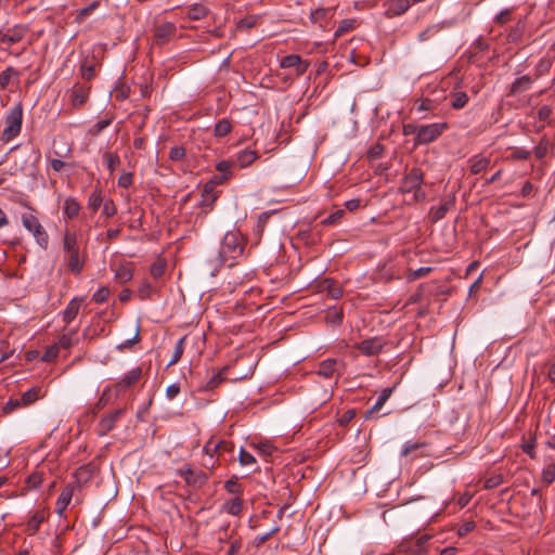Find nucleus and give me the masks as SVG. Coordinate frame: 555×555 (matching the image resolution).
I'll return each mask as SVG.
<instances>
[{
    "mask_svg": "<svg viewBox=\"0 0 555 555\" xmlns=\"http://www.w3.org/2000/svg\"><path fill=\"white\" fill-rule=\"evenodd\" d=\"M246 242L243 235L237 230L228 231L218 250V266L228 264L233 267L236 261L244 257Z\"/></svg>",
    "mask_w": 555,
    "mask_h": 555,
    "instance_id": "nucleus-1",
    "label": "nucleus"
},
{
    "mask_svg": "<svg viewBox=\"0 0 555 555\" xmlns=\"http://www.w3.org/2000/svg\"><path fill=\"white\" fill-rule=\"evenodd\" d=\"M424 173L420 168H412L402 179L400 192L412 194L411 203H420L426 199V192L422 189Z\"/></svg>",
    "mask_w": 555,
    "mask_h": 555,
    "instance_id": "nucleus-2",
    "label": "nucleus"
},
{
    "mask_svg": "<svg viewBox=\"0 0 555 555\" xmlns=\"http://www.w3.org/2000/svg\"><path fill=\"white\" fill-rule=\"evenodd\" d=\"M30 212L22 214L21 221L23 227L33 234L36 243L47 249L49 245V234L35 215V208L26 205Z\"/></svg>",
    "mask_w": 555,
    "mask_h": 555,
    "instance_id": "nucleus-3",
    "label": "nucleus"
},
{
    "mask_svg": "<svg viewBox=\"0 0 555 555\" xmlns=\"http://www.w3.org/2000/svg\"><path fill=\"white\" fill-rule=\"evenodd\" d=\"M23 124V106L17 103L13 106L5 117V127L2 131L1 139L9 142L17 137L21 132Z\"/></svg>",
    "mask_w": 555,
    "mask_h": 555,
    "instance_id": "nucleus-4",
    "label": "nucleus"
},
{
    "mask_svg": "<svg viewBox=\"0 0 555 555\" xmlns=\"http://www.w3.org/2000/svg\"><path fill=\"white\" fill-rule=\"evenodd\" d=\"M448 128L447 122H434L420 126L418 133L414 138L415 145H425L437 140Z\"/></svg>",
    "mask_w": 555,
    "mask_h": 555,
    "instance_id": "nucleus-5",
    "label": "nucleus"
},
{
    "mask_svg": "<svg viewBox=\"0 0 555 555\" xmlns=\"http://www.w3.org/2000/svg\"><path fill=\"white\" fill-rule=\"evenodd\" d=\"M177 474L183 477L186 485L193 487H202L208 480L207 474L202 470L195 472L190 465H185L184 467L178 469Z\"/></svg>",
    "mask_w": 555,
    "mask_h": 555,
    "instance_id": "nucleus-6",
    "label": "nucleus"
},
{
    "mask_svg": "<svg viewBox=\"0 0 555 555\" xmlns=\"http://www.w3.org/2000/svg\"><path fill=\"white\" fill-rule=\"evenodd\" d=\"M385 340L382 337H372L354 345V347L364 356L372 357L382 352Z\"/></svg>",
    "mask_w": 555,
    "mask_h": 555,
    "instance_id": "nucleus-7",
    "label": "nucleus"
},
{
    "mask_svg": "<svg viewBox=\"0 0 555 555\" xmlns=\"http://www.w3.org/2000/svg\"><path fill=\"white\" fill-rule=\"evenodd\" d=\"M203 451L205 454H210L211 452H215V454L219 459L223 456L225 453L232 454L234 452V443L227 440L215 441L214 439H209L205 443Z\"/></svg>",
    "mask_w": 555,
    "mask_h": 555,
    "instance_id": "nucleus-8",
    "label": "nucleus"
},
{
    "mask_svg": "<svg viewBox=\"0 0 555 555\" xmlns=\"http://www.w3.org/2000/svg\"><path fill=\"white\" fill-rule=\"evenodd\" d=\"M26 27L22 25L8 28L7 30L0 33V43L5 46L15 44L23 40V38L26 36Z\"/></svg>",
    "mask_w": 555,
    "mask_h": 555,
    "instance_id": "nucleus-9",
    "label": "nucleus"
},
{
    "mask_svg": "<svg viewBox=\"0 0 555 555\" xmlns=\"http://www.w3.org/2000/svg\"><path fill=\"white\" fill-rule=\"evenodd\" d=\"M384 15L392 18L404 14L410 8V0H387L384 2Z\"/></svg>",
    "mask_w": 555,
    "mask_h": 555,
    "instance_id": "nucleus-10",
    "label": "nucleus"
},
{
    "mask_svg": "<svg viewBox=\"0 0 555 555\" xmlns=\"http://www.w3.org/2000/svg\"><path fill=\"white\" fill-rule=\"evenodd\" d=\"M125 409H117L111 414L103 416L98 425L99 435L104 436L109 433L118 422V420L124 415Z\"/></svg>",
    "mask_w": 555,
    "mask_h": 555,
    "instance_id": "nucleus-11",
    "label": "nucleus"
},
{
    "mask_svg": "<svg viewBox=\"0 0 555 555\" xmlns=\"http://www.w3.org/2000/svg\"><path fill=\"white\" fill-rule=\"evenodd\" d=\"M454 204L455 197L452 195L444 198L439 206L431 207L428 214L430 221L436 223L443 219L447 212L454 206Z\"/></svg>",
    "mask_w": 555,
    "mask_h": 555,
    "instance_id": "nucleus-12",
    "label": "nucleus"
},
{
    "mask_svg": "<svg viewBox=\"0 0 555 555\" xmlns=\"http://www.w3.org/2000/svg\"><path fill=\"white\" fill-rule=\"evenodd\" d=\"M176 25L170 22L163 23L155 28V41L157 44H164L169 41L176 34Z\"/></svg>",
    "mask_w": 555,
    "mask_h": 555,
    "instance_id": "nucleus-13",
    "label": "nucleus"
},
{
    "mask_svg": "<svg viewBox=\"0 0 555 555\" xmlns=\"http://www.w3.org/2000/svg\"><path fill=\"white\" fill-rule=\"evenodd\" d=\"M534 79L529 75H524L516 78L508 88L507 95L515 96L520 94L527 90H529L533 83Z\"/></svg>",
    "mask_w": 555,
    "mask_h": 555,
    "instance_id": "nucleus-14",
    "label": "nucleus"
},
{
    "mask_svg": "<svg viewBox=\"0 0 555 555\" xmlns=\"http://www.w3.org/2000/svg\"><path fill=\"white\" fill-rule=\"evenodd\" d=\"M141 376H142V369L140 366L133 367L128 373H126L124 375V377L115 385L116 391L120 392V391L129 388L130 386H132L133 384L139 382Z\"/></svg>",
    "mask_w": 555,
    "mask_h": 555,
    "instance_id": "nucleus-15",
    "label": "nucleus"
},
{
    "mask_svg": "<svg viewBox=\"0 0 555 555\" xmlns=\"http://www.w3.org/2000/svg\"><path fill=\"white\" fill-rule=\"evenodd\" d=\"M76 489L75 485H67L59 495L56 503H55V512L62 516L63 513L66 511L67 506L69 505L74 491Z\"/></svg>",
    "mask_w": 555,
    "mask_h": 555,
    "instance_id": "nucleus-16",
    "label": "nucleus"
},
{
    "mask_svg": "<svg viewBox=\"0 0 555 555\" xmlns=\"http://www.w3.org/2000/svg\"><path fill=\"white\" fill-rule=\"evenodd\" d=\"M82 301L83 297H74L68 302L65 310L62 312V319L65 325L70 324L76 319Z\"/></svg>",
    "mask_w": 555,
    "mask_h": 555,
    "instance_id": "nucleus-17",
    "label": "nucleus"
},
{
    "mask_svg": "<svg viewBox=\"0 0 555 555\" xmlns=\"http://www.w3.org/2000/svg\"><path fill=\"white\" fill-rule=\"evenodd\" d=\"M319 288L321 292L326 293V295L332 299H338L343 296V289L340 285L333 279H324L319 283Z\"/></svg>",
    "mask_w": 555,
    "mask_h": 555,
    "instance_id": "nucleus-18",
    "label": "nucleus"
},
{
    "mask_svg": "<svg viewBox=\"0 0 555 555\" xmlns=\"http://www.w3.org/2000/svg\"><path fill=\"white\" fill-rule=\"evenodd\" d=\"M46 518H47V515H46L44 509H38V511L34 512V514L29 517V519L26 524L25 532L28 535L36 534L38 532L41 524L44 522Z\"/></svg>",
    "mask_w": 555,
    "mask_h": 555,
    "instance_id": "nucleus-19",
    "label": "nucleus"
},
{
    "mask_svg": "<svg viewBox=\"0 0 555 555\" xmlns=\"http://www.w3.org/2000/svg\"><path fill=\"white\" fill-rule=\"evenodd\" d=\"M90 88L80 83L74 85L70 90V102L73 106H81L88 99Z\"/></svg>",
    "mask_w": 555,
    "mask_h": 555,
    "instance_id": "nucleus-20",
    "label": "nucleus"
},
{
    "mask_svg": "<svg viewBox=\"0 0 555 555\" xmlns=\"http://www.w3.org/2000/svg\"><path fill=\"white\" fill-rule=\"evenodd\" d=\"M98 63L94 55L86 56L80 64L79 74L82 79L91 80L95 77V67Z\"/></svg>",
    "mask_w": 555,
    "mask_h": 555,
    "instance_id": "nucleus-21",
    "label": "nucleus"
},
{
    "mask_svg": "<svg viewBox=\"0 0 555 555\" xmlns=\"http://www.w3.org/2000/svg\"><path fill=\"white\" fill-rule=\"evenodd\" d=\"M258 158V153L255 150L245 149L240 151L235 155V160L233 162L240 168H245L251 165Z\"/></svg>",
    "mask_w": 555,
    "mask_h": 555,
    "instance_id": "nucleus-22",
    "label": "nucleus"
},
{
    "mask_svg": "<svg viewBox=\"0 0 555 555\" xmlns=\"http://www.w3.org/2000/svg\"><path fill=\"white\" fill-rule=\"evenodd\" d=\"M339 362L336 359H326L319 363L317 373L325 378L338 372Z\"/></svg>",
    "mask_w": 555,
    "mask_h": 555,
    "instance_id": "nucleus-23",
    "label": "nucleus"
},
{
    "mask_svg": "<svg viewBox=\"0 0 555 555\" xmlns=\"http://www.w3.org/2000/svg\"><path fill=\"white\" fill-rule=\"evenodd\" d=\"M217 198L218 193L214 189L204 185L199 206L205 209V212H208L212 209Z\"/></svg>",
    "mask_w": 555,
    "mask_h": 555,
    "instance_id": "nucleus-24",
    "label": "nucleus"
},
{
    "mask_svg": "<svg viewBox=\"0 0 555 555\" xmlns=\"http://www.w3.org/2000/svg\"><path fill=\"white\" fill-rule=\"evenodd\" d=\"M468 163L470 173L478 175L488 168L490 165V158L482 155H476L472 157Z\"/></svg>",
    "mask_w": 555,
    "mask_h": 555,
    "instance_id": "nucleus-25",
    "label": "nucleus"
},
{
    "mask_svg": "<svg viewBox=\"0 0 555 555\" xmlns=\"http://www.w3.org/2000/svg\"><path fill=\"white\" fill-rule=\"evenodd\" d=\"M393 389H395V386L386 387V388L382 389L376 402L366 412V415H365L366 418H369L374 412L379 411L383 408V405L386 403V401L391 397Z\"/></svg>",
    "mask_w": 555,
    "mask_h": 555,
    "instance_id": "nucleus-26",
    "label": "nucleus"
},
{
    "mask_svg": "<svg viewBox=\"0 0 555 555\" xmlns=\"http://www.w3.org/2000/svg\"><path fill=\"white\" fill-rule=\"evenodd\" d=\"M468 103V95L465 91L454 89L450 93V105L454 109H461Z\"/></svg>",
    "mask_w": 555,
    "mask_h": 555,
    "instance_id": "nucleus-27",
    "label": "nucleus"
},
{
    "mask_svg": "<svg viewBox=\"0 0 555 555\" xmlns=\"http://www.w3.org/2000/svg\"><path fill=\"white\" fill-rule=\"evenodd\" d=\"M80 209L78 201L74 197H68L64 202L63 215L67 219H74L79 215Z\"/></svg>",
    "mask_w": 555,
    "mask_h": 555,
    "instance_id": "nucleus-28",
    "label": "nucleus"
},
{
    "mask_svg": "<svg viewBox=\"0 0 555 555\" xmlns=\"http://www.w3.org/2000/svg\"><path fill=\"white\" fill-rule=\"evenodd\" d=\"M43 397L42 388L41 387H33L25 391L21 399V402L23 403V406H29L34 404L37 400Z\"/></svg>",
    "mask_w": 555,
    "mask_h": 555,
    "instance_id": "nucleus-29",
    "label": "nucleus"
},
{
    "mask_svg": "<svg viewBox=\"0 0 555 555\" xmlns=\"http://www.w3.org/2000/svg\"><path fill=\"white\" fill-rule=\"evenodd\" d=\"M78 341L77 338V330H70L67 333H64L55 344L59 346V349H69L75 346Z\"/></svg>",
    "mask_w": 555,
    "mask_h": 555,
    "instance_id": "nucleus-30",
    "label": "nucleus"
},
{
    "mask_svg": "<svg viewBox=\"0 0 555 555\" xmlns=\"http://www.w3.org/2000/svg\"><path fill=\"white\" fill-rule=\"evenodd\" d=\"M228 371V367L224 366L221 371H219L217 374L211 376L209 380L201 388L202 391H212L216 389L224 379H225V373Z\"/></svg>",
    "mask_w": 555,
    "mask_h": 555,
    "instance_id": "nucleus-31",
    "label": "nucleus"
},
{
    "mask_svg": "<svg viewBox=\"0 0 555 555\" xmlns=\"http://www.w3.org/2000/svg\"><path fill=\"white\" fill-rule=\"evenodd\" d=\"M133 276V271L130 264H120L115 270V280L120 283L129 282Z\"/></svg>",
    "mask_w": 555,
    "mask_h": 555,
    "instance_id": "nucleus-32",
    "label": "nucleus"
},
{
    "mask_svg": "<svg viewBox=\"0 0 555 555\" xmlns=\"http://www.w3.org/2000/svg\"><path fill=\"white\" fill-rule=\"evenodd\" d=\"M242 508L243 501L238 496L231 499L223 504V511L232 516H238L242 512Z\"/></svg>",
    "mask_w": 555,
    "mask_h": 555,
    "instance_id": "nucleus-33",
    "label": "nucleus"
},
{
    "mask_svg": "<svg viewBox=\"0 0 555 555\" xmlns=\"http://www.w3.org/2000/svg\"><path fill=\"white\" fill-rule=\"evenodd\" d=\"M208 13V10L205 5L196 3L191 5L188 9L186 15L192 21H198L204 18Z\"/></svg>",
    "mask_w": 555,
    "mask_h": 555,
    "instance_id": "nucleus-34",
    "label": "nucleus"
},
{
    "mask_svg": "<svg viewBox=\"0 0 555 555\" xmlns=\"http://www.w3.org/2000/svg\"><path fill=\"white\" fill-rule=\"evenodd\" d=\"M232 130V124L231 120L228 118L220 119L214 129V134L218 138H223L227 134H229Z\"/></svg>",
    "mask_w": 555,
    "mask_h": 555,
    "instance_id": "nucleus-35",
    "label": "nucleus"
},
{
    "mask_svg": "<svg viewBox=\"0 0 555 555\" xmlns=\"http://www.w3.org/2000/svg\"><path fill=\"white\" fill-rule=\"evenodd\" d=\"M64 250L69 253L78 251L77 236L75 233L66 232L63 240Z\"/></svg>",
    "mask_w": 555,
    "mask_h": 555,
    "instance_id": "nucleus-36",
    "label": "nucleus"
},
{
    "mask_svg": "<svg viewBox=\"0 0 555 555\" xmlns=\"http://www.w3.org/2000/svg\"><path fill=\"white\" fill-rule=\"evenodd\" d=\"M20 73L13 67L5 68L2 73H0V87L5 88L10 85L12 78H18Z\"/></svg>",
    "mask_w": 555,
    "mask_h": 555,
    "instance_id": "nucleus-37",
    "label": "nucleus"
},
{
    "mask_svg": "<svg viewBox=\"0 0 555 555\" xmlns=\"http://www.w3.org/2000/svg\"><path fill=\"white\" fill-rule=\"evenodd\" d=\"M224 489L230 493V494H236V495H240L242 494L243 492V488H242V485L238 483V477L236 475H233L230 479H228L225 482H224Z\"/></svg>",
    "mask_w": 555,
    "mask_h": 555,
    "instance_id": "nucleus-38",
    "label": "nucleus"
},
{
    "mask_svg": "<svg viewBox=\"0 0 555 555\" xmlns=\"http://www.w3.org/2000/svg\"><path fill=\"white\" fill-rule=\"evenodd\" d=\"M92 474L93 467L91 465H83L76 470L75 477L77 479V482L81 483L87 482L92 477Z\"/></svg>",
    "mask_w": 555,
    "mask_h": 555,
    "instance_id": "nucleus-39",
    "label": "nucleus"
},
{
    "mask_svg": "<svg viewBox=\"0 0 555 555\" xmlns=\"http://www.w3.org/2000/svg\"><path fill=\"white\" fill-rule=\"evenodd\" d=\"M442 26L440 24L429 25L426 29L418 34V41H427L435 37L440 30Z\"/></svg>",
    "mask_w": 555,
    "mask_h": 555,
    "instance_id": "nucleus-40",
    "label": "nucleus"
},
{
    "mask_svg": "<svg viewBox=\"0 0 555 555\" xmlns=\"http://www.w3.org/2000/svg\"><path fill=\"white\" fill-rule=\"evenodd\" d=\"M104 159H105V163H106V167L109 170V173L113 175V172L116 170V168L120 164V157L116 153L105 152L104 153Z\"/></svg>",
    "mask_w": 555,
    "mask_h": 555,
    "instance_id": "nucleus-41",
    "label": "nucleus"
},
{
    "mask_svg": "<svg viewBox=\"0 0 555 555\" xmlns=\"http://www.w3.org/2000/svg\"><path fill=\"white\" fill-rule=\"evenodd\" d=\"M68 269L74 273H79L82 269V262L79 259V250L69 253Z\"/></svg>",
    "mask_w": 555,
    "mask_h": 555,
    "instance_id": "nucleus-42",
    "label": "nucleus"
},
{
    "mask_svg": "<svg viewBox=\"0 0 555 555\" xmlns=\"http://www.w3.org/2000/svg\"><path fill=\"white\" fill-rule=\"evenodd\" d=\"M542 481L547 486L555 481V464L554 463H550L544 466V468L542 470Z\"/></svg>",
    "mask_w": 555,
    "mask_h": 555,
    "instance_id": "nucleus-43",
    "label": "nucleus"
},
{
    "mask_svg": "<svg viewBox=\"0 0 555 555\" xmlns=\"http://www.w3.org/2000/svg\"><path fill=\"white\" fill-rule=\"evenodd\" d=\"M184 340H185V337H181L176 343L175 351H173V354L168 363V366L176 364L181 359L183 351H184Z\"/></svg>",
    "mask_w": 555,
    "mask_h": 555,
    "instance_id": "nucleus-44",
    "label": "nucleus"
},
{
    "mask_svg": "<svg viewBox=\"0 0 555 555\" xmlns=\"http://www.w3.org/2000/svg\"><path fill=\"white\" fill-rule=\"evenodd\" d=\"M43 481L42 473L34 472L26 479V485L28 489H38Z\"/></svg>",
    "mask_w": 555,
    "mask_h": 555,
    "instance_id": "nucleus-45",
    "label": "nucleus"
},
{
    "mask_svg": "<svg viewBox=\"0 0 555 555\" xmlns=\"http://www.w3.org/2000/svg\"><path fill=\"white\" fill-rule=\"evenodd\" d=\"M551 68V62L546 59H541L534 67V78L538 79L548 73Z\"/></svg>",
    "mask_w": 555,
    "mask_h": 555,
    "instance_id": "nucleus-46",
    "label": "nucleus"
},
{
    "mask_svg": "<svg viewBox=\"0 0 555 555\" xmlns=\"http://www.w3.org/2000/svg\"><path fill=\"white\" fill-rule=\"evenodd\" d=\"M102 195L101 192L98 190H94L88 198V207L92 209L93 211H96L100 206L102 205Z\"/></svg>",
    "mask_w": 555,
    "mask_h": 555,
    "instance_id": "nucleus-47",
    "label": "nucleus"
},
{
    "mask_svg": "<svg viewBox=\"0 0 555 555\" xmlns=\"http://www.w3.org/2000/svg\"><path fill=\"white\" fill-rule=\"evenodd\" d=\"M550 142L546 138H542L538 145L534 147L533 153L535 158L542 159L548 151Z\"/></svg>",
    "mask_w": 555,
    "mask_h": 555,
    "instance_id": "nucleus-48",
    "label": "nucleus"
},
{
    "mask_svg": "<svg viewBox=\"0 0 555 555\" xmlns=\"http://www.w3.org/2000/svg\"><path fill=\"white\" fill-rule=\"evenodd\" d=\"M20 408H24L23 403L21 402V399L10 398L5 402V404L3 405L2 413L3 414H11V413H13L15 410H17Z\"/></svg>",
    "mask_w": 555,
    "mask_h": 555,
    "instance_id": "nucleus-49",
    "label": "nucleus"
},
{
    "mask_svg": "<svg viewBox=\"0 0 555 555\" xmlns=\"http://www.w3.org/2000/svg\"><path fill=\"white\" fill-rule=\"evenodd\" d=\"M234 165L233 162L230 160H221L217 163L216 169L218 175L225 176L229 179L232 176L231 167Z\"/></svg>",
    "mask_w": 555,
    "mask_h": 555,
    "instance_id": "nucleus-50",
    "label": "nucleus"
},
{
    "mask_svg": "<svg viewBox=\"0 0 555 555\" xmlns=\"http://www.w3.org/2000/svg\"><path fill=\"white\" fill-rule=\"evenodd\" d=\"M300 57L301 56L298 55V54H287V55H285L284 57L281 59L280 67L281 68L295 67V65H297V63H299V59Z\"/></svg>",
    "mask_w": 555,
    "mask_h": 555,
    "instance_id": "nucleus-51",
    "label": "nucleus"
},
{
    "mask_svg": "<svg viewBox=\"0 0 555 555\" xmlns=\"http://www.w3.org/2000/svg\"><path fill=\"white\" fill-rule=\"evenodd\" d=\"M112 124L111 118L101 119L98 122H95L89 130V133L91 135H99L105 128H107Z\"/></svg>",
    "mask_w": 555,
    "mask_h": 555,
    "instance_id": "nucleus-52",
    "label": "nucleus"
},
{
    "mask_svg": "<svg viewBox=\"0 0 555 555\" xmlns=\"http://www.w3.org/2000/svg\"><path fill=\"white\" fill-rule=\"evenodd\" d=\"M431 271L430 267H421L416 270L410 271L406 275L409 282L426 276Z\"/></svg>",
    "mask_w": 555,
    "mask_h": 555,
    "instance_id": "nucleus-53",
    "label": "nucleus"
},
{
    "mask_svg": "<svg viewBox=\"0 0 555 555\" xmlns=\"http://www.w3.org/2000/svg\"><path fill=\"white\" fill-rule=\"evenodd\" d=\"M238 462L242 466H249L256 463V459L253 454L247 452L244 448H241L238 453Z\"/></svg>",
    "mask_w": 555,
    "mask_h": 555,
    "instance_id": "nucleus-54",
    "label": "nucleus"
},
{
    "mask_svg": "<svg viewBox=\"0 0 555 555\" xmlns=\"http://www.w3.org/2000/svg\"><path fill=\"white\" fill-rule=\"evenodd\" d=\"M354 27V21L353 20H343L337 29L335 30V38L340 37L345 33L351 30Z\"/></svg>",
    "mask_w": 555,
    "mask_h": 555,
    "instance_id": "nucleus-55",
    "label": "nucleus"
},
{
    "mask_svg": "<svg viewBox=\"0 0 555 555\" xmlns=\"http://www.w3.org/2000/svg\"><path fill=\"white\" fill-rule=\"evenodd\" d=\"M426 443L425 442H411V441H406L401 450V456H408L410 455L411 453H413L414 451L425 447Z\"/></svg>",
    "mask_w": 555,
    "mask_h": 555,
    "instance_id": "nucleus-56",
    "label": "nucleus"
},
{
    "mask_svg": "<svg viewBox=\"0 0 555 555\" xmlns=\"http://www.w3.org/2000/svg\"><path fill=\"white\" fill-rule=\"evenodd\" d=\"M109 297V288L106 286H103L99 288L93 295L92 300L96 304H103L105 302Z\"/></svg>",
    "mask_w": 555,
    "mask_h": 555,
    "instance_id": "nucleus-57",
    "label": "nucleus"
},
{
    "mask_svg": "<svg viewBox=\"0 0 555 555\" xmlns=\"http://www.w3.org/2000/svg\"><path fill=\"white\" fill-rule=\"evenodd\" d=\"M185 156V149L181 145L172 146L169 151V158L173 162L183 159Z\"/></svg>",
    "mask_w": 555,
    "mask_h": 555,
    "instance_id": "nucleus-58",
    "label": "nucleus"
},
{
    "mask_svg": "<svg viewBox=\"0 0 555 555\" xmlns=\"http://www.w3.org/2000/svg\"><path fill=\"white\" fill-rule=\"evenodd\" d=\"M59 351H60L59 346H56L55 344L48 347L46 352L42 356V361L51 362V361L55 360L59 356Z\"/></svg>",
    "mask_w": 555,
    "mask_h": 555,
    "instance_id": "nucleus-59",
    "label": "nucleus"
},
{
    "mask_svg": "<svg viewBox=\"0 0 555 555\" xmlns=\"http://www.w3.org/2000/svg\"><path fill=\"white\" fill-rule=\"evenodd\" d=\"M343 216H344L343 210H340V209L336 210V211L332 212L331 215H328L326 218H324L322 220V223L324 225L336 224L341 219Z\"/></svg>",
    "mask_w": 555,
    "mask_h": 555,
    "instance_id": "nucleus-60",
    "label": "nucleus"
},
{
    "mask_svg": "<svg viewBox=\"0 0 555 555\" xmlns=\"http://www.w3.org/2000/svg\"><path fill=\"white\" fill-rule=\"evenodd\" d=\"M257 450L259 451V453L261 455H264V456H269L273 453V451L275 450V448L273 447V444L269 441H264V442H259L257 446H256Z\"/></svg>",
    "mask_w": 555,
    "mask_h": 555,
    "instance_id": "nucleus-61",
    "label": "nucleus"
},
{
    "mask_svg": "<svg viewBox=\"0 0 555 555\" xmlns=\"http://www.w3.org/2000/svg\"><path fill=\"white\" fill-rule=\"evenodd\" d=\"M531 152L529 150L516 147L511 154L512 159L526 160L530 157Z\"/></svg>",
    "mask_w": 555,
    "mask_h": 555,
    "instance_id": "nucleus-62",
    "label": "nucleus"
},
{
    "mask_svg": "<svg viewBox=\"0 0 555 555\" xmlns=\"http://www.w3.org/2000/svg\"><path fill=\"white\" fill-rule=\"evenodd\" d=\"M553 114V109L550 105H543L538 111V118L540 121H548Z\"/></svg>",
    "mask_w": 555,
    "mask_h": 555,
    "instance_id": "nucleus-63",
    "label": "nucleus"
},
{
    "mask_svg": "<svg viewBox=\"0 0 555 555\" xmlns=\"http://www.w3.org/2000/svg\"><path fill=\"white\" fill-rule=\"evenodd\" d=\"M512 12H513L512 9H505V10L501 11L499 14H496V16L494 18L495 23L499 25H504L505 23H507L511 20Z\"/></svg>",
    "mask_w": 555,
    "mask_h": 555,
    "instance_id": "nucleus-64",
    "label": "nucleus"
}]
</instances>
